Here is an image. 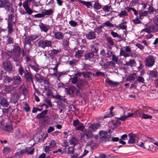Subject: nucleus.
<instances>
[{"mask_svg": "<svg viewBox=\"0 0 158 158\" xmlns=\"http://www.w3.org/2000/svg\"><path fill=\"white\" fill-rule=\"evenodd\" d=\"M21 50L19 46L15 47L13 51L10 52L11 55H8L9 56H11L14 61L18 62L16 63V66H19L18 68V71L19 75L22 76L23 73L25 72L23 68L20 63L22 61V57L20 56Z\"/></svg>", "mask_w": 158, "mask_h": 158, "instance_id": "1", "label": "nucleus"}, {"mask_svg": "<svg viewBox=\"0 0 158 158\" xmlns=\"http://www.w3.org/2000/svg\"><path fill=\"white\" fill-rule=\"evenodd\" d=\"M71 82L72 84H76L77 87L79 89H82L88 83L86 81L78 78V75L75 74L73 77L71 78Z\"/></svg>", "mask_w": 158, "mask_h": 158, "instance_id": "2", "label": "nucleus"}, {"mask_svg": "<svg viewBox=\"0 0 158 158\" xmlns=\"http://www.w3.org/2000/svg\"><path fill=\"white\" fill-rule=\"evenodd\" d=\"M52 40H48L46 39H41L38 43V46L39 47L44 48L46 47L52 46Z\"/></svg>", "mask_w": 158, "mask_h": 158, "instance_id": "3", "label": "nucleus"}, {"mask_svg": "<svg viewBox=\"0 0 158 158\" xmlns=\"http://www.w3.org/2000/svg\"><path fill=\"white\" fill-rule=\"evenodd\" d=\"M12 7L11 4L7 0H0V7H4L7 11H9Z\"/></svg>", "mask_w": 158, "mask_h": 158, "instance_id": "4", "label": "nucleus"}, {"mask_svg": "<svg viewBox=\"0 0 158 158\" xmlns=\"http://www.w3.org/2000/svg\"><path fill=\"white\" fill-rule=\"evenodd\" d=\"M73 125L75 127L76 130L83 131L85 126L83 123L80 122L78 120L73 121Z\"/></svg>", "mask_w": 158, "mask_h": 158, "instance_id": "5", "label": "nucleus"}, {"mask_svg": "<svg viewBox=\"0 0 158 158\" xmlns=\"http://www.w3.org/2000/svg\"><path fill=\"white\" fill-rule=\"evenodd\" d=\"M99 134L100 136V141L101 142H105L108 141L110 136L107 135V132L101 131L99 132Z\"/></svg>", "mask_w": 158, "mask_h": 158, "instance_id": "6", "label": "nucleus"}, {"mask_svg": "<svg viewBox=\"0 0 158 158\" xmlns=\"http://www.w3.org/2000/svg\"><path fill=\"white\" fill-rule=\"evenodd\" d=\"M34 152V149L33 148L32 146H31V147H26L25 149L17 152L16 153V155H19L26 152H28V154L32 155L33 154Z\"/></svg>", "mask_w": 158, "mask_h": 158, "instance_id": "7", "label": "nucleus"}, {"mask_svg": "<svg viewBox=\"0 0 158 158\" xmlns=\"http://www.w3.org/2000/svg\"><path fill=\"white\" fill-rule=\"evenodd\" d=\"M155 59L152 56L147 57L145 61L146 65L149 67H152L154 64Z\"/></svg>", "mask_w": 158, "mask_h": 158, "instance_id": "8", "label": "nucleus"}, {"mask_svg": "<svg viewBox=\"0 0 158 158\" xmlns=\"http://www.w3.org/2000/svg\"><path fill=\"white\" fill-rule=\"evenodd\" d=\"M3 65L4 69L8 72H11L12 70V66L9 60H6L3 62Z\"/></svg>", "mask_w": 158, "mask_h": 158, "instance_id": "9", "label": "nucleus"}, {"mask_svg": "<svg viewBox=\"0 0 158 158\" xmlns=\"http://www.w3.org/2000/svg\"><path fill=\"white\" fill-rule=\"evenodd\" d=\"M24 76L27 81H31L33 83V79L32 78V74L29 70H26L24 72Z\"/></svg>", "mask_w": 158, "mask_h": 158, "instance_id": "10", "label": "nucleus"}, {"mask_svg": "<svg viewBox=\"0 0 158 158\" xmlns=\"http://www.w3.org/2000/svg\"><path fill=\"white\" fill-rule=\"evenodd\" d=\"M85 36L89 40H94L96 38L97 35L95 31H91L86 33Z\"/></svg>", "mask_w": 158, "mask_h": 158, "instance_id": "11", "label": "nucleus"}, {"mask_svg": "<svg viewBox=\"0 0 158 158\" xmlns=\"http://www.w3.org/2000/svg\"><path fill=\"white\" fill-rule=\"evenodd\" d=\"M100 125L98 123H93L89 125L88 129L92 132H95L96 130L99 128Z\"/></svg>", "mask_w": 158, "mask_h": 158, "instance_id": "12", "label": "nucleus"}, {"mask_svg": "<svg viewBox=\"0 0 158 158\" xmlns=\"http://www.w3.org/2000/svg\"><path fill=\"white\" fill-rule=\"evenodd\" d=\"M94 55L93 52H88L85 54V60L93 61L94 60Z\"/></svg>", "mask_w": 158, "mask_h": 158, "instance_id": "13", "label": "nucleus"}, {"mask_svg": "<svg viewBox=\"0 0 158 158\" xmlns=\"http://www.w3.org/2000/svg\"><path fill=\"white\" fill-rule=\"evenodd\" d=\"M155 26L154 25H152L148 27L143 29L141 31V33H143L144 32L148 33H150L152 31H156L155 29Z\"/></svg>", "mask_w": 158, "mask_h": 158, "instance_id": "14", "label": "nucleus"}, {"mask_svg": "<svg viewBox=\"0 0 158 158\" xmlns=\"http://www.w3.org/2000/svg\"><path fill=\"white\" fill-rule=\"evenodd\" d=\"M128 136L129 139L128 142V144H132L135 142V138L136 137V135L134 134L131 133L129 134Z\"/></svg>", "mask_w": 158, "mask_h": 158, "instance_id": "15", "label": "nucleus"}, {"mask_svg": "<svg viewBox=\"0 0 158 158\" xmlns=\"http://www.w3.org/2000/svg\"><path fill=\"white\" fill-rule=\"evenodd\" d=\"M13 84L14 85H18L20 84L21 79L20 77L19 76H14L13 77Z\"/></svg>", "mask_w": 158, "mask_h": 158, "instance_id": "16", "label": "nucleus"}, {"mask_svg": "<svg viewBox=\"0 0 158 158\" xmlns=\"http://www.w3.org/2000/svg\"><path fill=\"white\" fill-rule=\"evenodd\" d=\"M65 89L68 94H72L76 91V88L74 86H72L68 88H65Z\"/></svg>", "mask_w": 158, "mask_h": 158, "instance_id": "17", "label": "nucleus"}, {"mask_svg": "<svg viewBox=\"0 0 158 158\" xmlns=\"http://www.w3.org/2000/svg\"><path fill=\"white\" fill-rule=\"evenodd\" d=\"M91 131L89 129L86 130L84 133V135L86 137V139H91L94 136V135Z\"/></svg>", "mask_w": 158, "mask_h": 158, "instance_id": "18", "label": "nucleus"}, {"mask_svg": "<svg viewBox=\"0 0 158 158\" xmlns=\"http://www.w3.org/2000/svg\"><path fill=\"white\" fill-rule=\"evenodd\" d=\"M63 33L60 31L55 32L54 33V37L57 39L60 40H62L64 37Z\"/></svg>", "mask_w": 158, "mask_h": 158, "instance_id": "19", "label": "nucleus"}, {"mask_svg": "<svg viewBox=\"0 0 158 158\" xmlns=\"http://www.w3.org/2000/svg\"><path fill=\"white\" fill-rule=\"evenodd\" d=\"M16 19L15 17L12 14H10L8 16V18L7 21V23H15Z\"/></svg>", "mask_w": 158, "mask_h": 158, "instance_id": "20", "label": "nucleus"}, {"mask_svg": "<svg viewBox=\"0 0 158 158\" xmlns=\"http://www.w3.org/2000/svg\"><path fill=\"white\" fill-rule=\"evenodd\" d=\"M0 103L3 107H7L9 105V103L5 98H0Z\"/></svg>", "mask_w": 158, "mask_h": 158, "instance_id": "21", "label": "nucleus"}, {"mask_svg": "<svg viewBox=\"0 0 158 158\" xmlns=\"http://www.w3.org/2000/svg\"><path fill=\"white\" fill-rule=\"evenodd\" d=\"M53 12V11L51 9H50L48 10L44 9L42 11V13H43L44 17L45 15H50Z\"/></svg>", "mask_w": 158, "mask_h": 158, "instance_id": "22", "label": "nucleus"}, {"mask_svg": "<svg viewBox=\"0 0 158 158\" xmlns=\"http://www.w3.org/2000/svg\"><path fill=\"white\" fill-rule=\"evenodd\" d=\"M78 2L85 5L87 8H89L90 7H92V5L90 2H85L81 0H78Z\"/></svg>", "mask_w": 158, "mask_h": 158, "instance_id": "23", "label": "nucleus"}, {"mask_svg": "<svg viewBox=\"0 0 158 158\" xmlns=\"http://www.w3.org/2000/svg\"><path fill=\"white\" fill-rule=\"evenodd\" d=\"M39 27L41 31H44L45 32H47L48 30V28L43 23H40L39 24Z\"/></svg>", "mask_w": 158, "mask_h": 158, "instance_id": "24", "label": "nucleus"}, {"mask_svg": "<svg viewBox=\"0 0 158 158\" xmlns=\"http://www.w3.org/2000/svg\"><path fill=\"white\" fill-rule=\"evenodd\" d=\"M106 81L109 85L112 86H117L119 84L118 82H114L108 79L106 80Z\"/></svg>", "mask_w": 158, "mask_h": 158, "instance_id": "25", "label": "nucleus"}, {"mask_svg": "<svg viewBox=\"0 0 158 158\" xmlns=\"http://www.w3.org/2000/svg\"><path fill=\"white\" fill-rule=\"evenodd\" d=\"M35 77L37 82L41 83L43 80V77L39 73H36Z\"/></svg>", "mask_w": 158, "mask_h": 158, "instance_id": "26", "label": "nucleus"}, {"mask_svg": "<svg viewBox=\"0 0 158 158\" xmlns=\"http://www.w3.org/2000/svg\"><path fill=\"white\" fill-rule=\"evenodd\" d=\"M119 56H123L125 57H127L130 56V54L127 53L125 51L123 50L122 48L120 50Z\"/></svg>", "mask_w": 158, "mask_h": 158, "instance_id": "27", "label": "nucleus"}, {"mask_svg": "<svg viewBox=\"0 0 158 158\" xmlns=\"http://www.w3.org/2000/svg\"><path fill=\"white\" fill-rule=\"evenodd\" d=\"M48 110H44L40 114H38L36 117L38 119H41L44 118L47 114Z\"/></svg>", "mask_w": 158, "mask_h": 158, "instance_id": "28", "label": "nucleus"}, {"mask_svg": "<svg viewBox=\"0 0 158 158\" xmlns=\"http://www.w3.org/2000/svg\"><path fill=\"white\" fill-rule=\"evenodd\" d=\"M13 78L10 77L8 76L5 77L4 79V82L6 83H10L12 82H13Z\"/></svg>", "mask_w": 158, "mask_h": 158, "instance_id": "29", "label": "nucleus"}, {"mask_svg": "<svg viewBox=\"0 0 158 158\" xmlns=\"http://www.w3.org/2000/svg\"><path fill=\"white\" fill-rule=\"evenodd\" d=\"M7 29L8 34L10 35L14 31V28L12 27V24L11 23H7Z\"/></svg>", "mask_w": 158, "mask_h": 158, "instance_id": "30", "label": "nucleus"}, {"mask_svg": "<svg viewBox=\"0 0 158 158\" xmlns=\"http://www.w3.org/2000/svg\"><path fill=\"white\" fill-rule=\"evenodd\" d=\"M112 60L113 61L115 62L118 65H119L121 64V60L118 59V57L116 56L115 55H113Z\"/></svg>", "mask_w": 158, "mask_h": 158, "instance_id": "31", "label": "nucleus"}, {"mask_svg": "<svg viewBox=\"0 0 158 158\" xmlns=\"http://www.w3.org/2000/svg\"><path fill=\"white\" fill-rule=\"evenodd\" d=\"M96 44L91 46L90 48L92 51V52L97 53L98 52V48L96 45Z\"/></svg>", "mask_w": 158, "mask_h": 158, "instance_id": "32", "label": "nucleus"}, {"mask_svg": "<svg viewBox=\"0 0 158 158\" xmlns=\"http://www.w3.org/2000/svg\"><path fill=\"white\" fill-rule=\"evenodd\" d=\"M83 52L82 50H78L75 52V56L77 58H79L83 54Z\"/></svg>", "mask_w": 158, "mask_h": 158, "instance_id": "33", "label": "nucleus"}, {"mask_svg": "<svg viewBox=\"0 0 158 158\" xmlns=\"http://www.w3.org/2000/svg\"><path fill=\"white\" fill-rule=\"evenodd\" d=\"M126 63L127 65L131 66H135L136 64V62L134 60H130L129 61L126 62Z\"/></svg>", "mask_w": 158, "mask_h": 158, "instance_id": "34", "label": "nucleus"}, {"mask_svg": "<svg viewBox=\"0 0 158 158\" xmlns=\"http://www.w3.org/2000/svg\"><path fill=\"white\" fill-rule=\"evenodd\" d=\"M135 111V115L134 116V117H142V118L143 114V113L139 111L138 110H136Z\"/></svg>", "mask_w": 158, "mask_h": 158, "instance_id": "35", "label": "nucleus"}, {"mask_svg": "<svg viewBox=\"0 0 158 158\" xmlns=\"http://www.w3.org/2000/svg\"><path fill=\"white\" fill-rule=\"evenodd\" d=\"M43 133L42 132H41L40 134H37V136H35L34 139H36L37 140V141H39L40 139H41L43 138Z\"/></svg>", "mask_w": 158, "mask_h": 158, "instance_id": "36", "label": "nucleus"}, {"mask_svg": "<svg viewBox=\"0 0 158 158\" xmlns=\"http://www.w3.org/2000/svg\"><path fill=\"white\" fill-rule=\"evenodd\" d=\"M106 40L107 43L110 45L113 46L114 44L112 38L110 37H106Z\"/></svg>", "mask_w": 158, "mask_h": 158, "instance_id": "37", "label": "nucleus"}, {"mask_svg": "<svg viewBox=\"0 0 158 158\" xmlns=\"http://www.w3.org/2000/svg\"><path fill=\"white\" fill-rule=\"evenodd\" d=\"M114 109V107L113 106H111L110 108V113L109 114H106L105 116V118H109L112 117L114 115V114L112 112V110Z\"/></svg>", "mask_w": 158, "mask_h": 158, "instance_id": "38", "label": "nucleus"}, {"mask_svg": "<svg viewBox=\"0 0 158 158\" xmlns=\"http://www.w3.org/2000/svg\"><path fill=\"white\" fill-rule=\"evenodd\" d=\"M150 143V142H149V141H148L147 140L145 141L144 142H143L144 147H143V148H145L146 149H149L150 147L149 145Z\"/></svg>", "mask_w": 158, "mask_h": 158, "instance_id": "39", "label": "nucleus"}, {"mask_svg": "<svg viewBox=\"0 0 158 158\" xmlns=\"http://www.w3.org/2000/svg\"><path fill=\"white\" fill-rule=\"evenodd\" d=\"M104 26H106L109 27H114V25L112 24L109 21H107L103 23Z\"/></svg>", "mask_w": 158, "mask_h": 158, "instance_id": "40", "label": "nucleus"}, {"mask_svg": "<svg viewBox=\"0 0 158 158\" xmlns=\"http://www.w3.org/2000/svg\"><path fill=\"white\" fill-rule=\"evenodd\" d=\"M136 77L135 74H132L127 78L126 81H134Z\"/></svg>", "mask_w": 158, "mask_h": 158, "instance_id": "41", "label": "nucleus"}, {"mask_svg": "<svg viewBox=\"0 0 158 158\" xmlns=\"http://www.w3.org/2000/svg\"><path fill=\"white\" fill-rule=\"evenodd\" d=\"M40 35H32L29 36L30 39L31 41H33L36 39L37 38L40 37Z\"/></svg>", "mask_w": 158, "mask_h": 158, "instance_id": "42", "label": "nucleus"}, {"mask_svg": "<svg viewBox=\"0 0 158 158\" xmlns=\"http://www.w3.org/2000/svg\"><path fill=\"white\" fill-rule=\"evenodd\" d=\"M6 37L7 38L6 42L8 44H12L13 43V39L8 34L7 35Z\"/></svg>", "mask_w": 158, "mask_h": 158, "instance_id": "43", "label": "nucleus"}, {"mask_svg": "<svg viewBox=\"0 0 158 158\" xmlns=\"http://www.w3.org/2000/svg\"><path fill=\"white\" fill-rule=\"evenodd\" d=\"M20 97V95L16 93H15L11 97V99L14 101H17Z\"/></svg>", "mask_w": 158, "mask_h": 158, "instance_id": "44", "label": "nucleus"}, {"mask_svg": "<svg viewBox=\"0 0 158 158\" xmlns=\"http://www.w3.org/2000/svg\"><path fill=\"white\" fill-rule=\"evenodd\" d=\"M61 51V50L60 48L57 50L53 49L51 51V53L52 54L56 55L59 53Z\"/></svg>", "mask_w": 158, "mask_h": 158, "instance_id": "45", "label": "nucleus"}, {"mask_svg": "<svg viewBox=\"0 0 158 158\" xmlns=\"http://www.w3.org/2000/svg\"><path fill=\"white\" fill-rule=\"evenodd\" d=\"M117 28L123 30H126L127 28V26L120 23L118 26H116Z\"/></svg>", "mask_w": 158, "mask_h": 158, "instance_id": "46", "label": "nucleus"}, {"mask_svg": "<svg viewBox=\"0 0 158 158\" xmlns=\"http://www.w3.org/2000/svg\"><path fill=\"white\" fill-rule=\"evenodd\" d=\"M77 139L74 137H72L71 139L69 140V142L71 144L73 145L74 146L76 145L77 142Z\"/></svg>", "mask_w": 158, "mask_h": 158, "instance_id": "47", "label": "nucleus"}, {"mask_svg": "<svg viewBox=\"0 0 158 158\" xmlns=\"http://www.w3.org/2000/svg\"><path fill=\"white\" fill-rule=\"evenodd\" d=\"M77 61L76 60H73L68 61L69 64L71 66L75 65L77 63Z\"/></svg>", "mask_w": 158, "mask_h": 158, "instance_id": "48", "label": "nucleus"}, {"mask_svg": "<svg viewBox=\"0 0 158 158\" xmlns=\"http://www.w3.org/2000/svg\"><path fill=\"white\" fill-rule=\"evenodd\" d=\"M149 74L151 77L155 78L157 75V73L155 71H151L149 73Z\"/></svg>", "mask_w": 158, "mask_h": 158, "instance_id": "49", "label": "nucleus"}, {"mask_svg": "<svg viewBox=\"0 0 158 158\" xmlns=\"http://www.w3.org/2000/svg\"><path fill=\"white\" fill-rule=\"evenodd\" d=\"M94 8L97 10H99L101 7V5L97 2H95L94 5Z\"/></svg>", "mask_w": 158, "mask_h": 158, "instance_id": "50", "label": "nucleus"}, {"mask_svg": "<svg viewBox=\"0 0 158 158\" xmlns=\"http://www.w3.org/2000/svg\"><path fill=\"white\" fill-rule=\"evenodd\" d=\"M127 13L125 10H123L118 14L120 17H122L124 16H127Z\"/></svg>", "mask_w": 158, "mask_h": 158, "instance_id": "51", "label": "nucleus"}, {"mask_svg": "<svg viewBox=\"0 0 158 158\" xmlns=\"http://www.w3.org/2000/svg\"><path fill=\"white\" fill-rule=\"evenodd\" d=\"M111 8V6H108V5H106L104 6L102 8V9L105 12H109L110 11V9Z\"/></svg>", "mask_w": 158, "mask_h": 158, "instance_id": "52", "label": "nucleus"}, {"mask_svg": "<svg viewBox=\"0 0 158 158\" xmlns=\"http://www.w3.org/2000/svg\"><path fill=\"white\" fill-rule=\"evenodd\" d=\"M56 144V142L53 140H52L49 143V146L52 148L55 147Z\"/></svg>", "mask_w": 158, "mask_h": 158, "instance_id": "53", "label": "nucleus"}, {"mask_svg": "<svg viewBox=\"0 0 158 158\" xmlns=\"http://www.w3.org/2000/svg\"><path fill=\"white\" fill-rule=\"evenodd\" d=\"M69 23L72 27H75L77 25V23L75 21L73 20H71L69 21Z\"/></svg>", "mask_w": 158, "mask_h": 158, "instance_id": "54", "label": "nucleus"}, {"mask_svg": "<svg viewBox=\"0 0 158 158\" xmlns=\"http://www.w3.org/2000/svg\"><path fill=\"white\" fill-rule=\"evenodd\" d=\"M13 129V128L11 125L6 126L5 128V131L9 132L11 131Z\"/></svg>", "mask_w": 158, "mask_h": 158, "instance_id": "55", "label": "nucleus"}, {"mask_svg": "<svg viewBox=\"0 0 158 158\" xmlns=\"http://www.w3.org/2000/svg\"><path fill=\"white\" fill-rule=\"evenodd\" d=\"M25 10L26 11V13L28 14V15H31V14L33 11L30 8V7H26V8H24Z\"/></svg>", "mask_w": 158, "mask_h": 158, "instance_id": "56", "label": "nucleus"}, {"mask_svg": "<svg viewBox=\"0 0 158 158\" xmlns=\"http://www.w3.org/2000/svg\"><path fill=\"white\" fill-rule=\"evenodd\" d=\"M137 81L139 82L144 83V79L141 76H139L137 77Z\"/></svg>", "mask_w": 158, "mask_h": 158, "instance_id": "57", "label": "nucleus"}, {"mask_svg": "<svg viewBox=\"0 0 158 158\" xmlns=\"http://www.w3.org/2000/svg\"><path fill=\"white\" fill-rule=\"evenodd\" d=\"M152 115H148L143 113V114L142 118L143 119H151L152 118Z\"/></svg>", "mask_w": 158, "mask_h": 158, "instance_id": "58", "label": "nucleus"}, {"mask_svg": "<svg viewBox=\"0 0 158 158\" xmlns=\"http://www.w3.org/2000/svg\"><path fill=\"white\" fill-rule=\"evenodd\" d=\"M148 13V11H144L143 12H141L140 14V17L141 19H142L141 17L145 16L147 15Z\"/></svg>", "mask_w": 158, "mask_h": 158, "instance_id": "59", "label": "nucleus"}, {"mask_svg": "<svg viewBox=\"0 0 158 158\" xmlns=\"http://www.w3.org/2000/svg\"><path fill=\"white\" fill-rule=\"evenodd\" d=\"M52 97L53 98H55L59 100H62L63 98V97L62 96L58 94L53 95Z\"/></svg>", "mask_w": 158, "mask_h": 158, "instance_id": "60", "label": "nucleus"}, {"mask_svg": "<svg viewBox=\"0 0 158 158\" xmlns=\"http://www.w3.org/2000/svg\"><path fill=\"white\" fill-rule=\"evenodd\" d=\"M31 41L30 39V37L29 36L28 38H26L25 39L24 43L25 45H26L27 44L30 45L31 44Z\"/></svg>", "mask_w": 158, "mask_h": 158, "instance_id": "61", "label": "nucleus"}, {"mask_svg": "<svg viewBox=\"0 0 158 158\" xmlns=\"http://www.w3.org/2000/svg\"><path fill=\"white\" fill-rule=\"evenodd\" d=\"M68 153L72 154L73 153L74 148L73 147H70L68 148Z\"/></svg>", "mask_w": 158, "mask_h": 158, "instance_id": "62", "label": "nucleus"}, {"mask_svg": "<svg viewBox=\"0 0 158 158\" xmlns=\"http://www.w3.org/2000/svg\"><path fill=\"white\" fill-rule=\"evenodd\" d=\"M111 34L114 38L117 37L119 38H121V36L119 35L117 33L113 31L111 32Z\"/></svg>", "mask_w": 158, "mask_h": 158, "instance_id": "63", "label": "nucleus"}, {"mask_svg": "<svg viewBox=\"0 0 158 158\" xmlns=\"http://www.w3.org/2000/svg\"><path fill=\"white\" fill-rule=\"evenodd\" d=\"M3 151L4 153H7L10 151V150L9 148L5 147L3 150Z\"/></svg>", "mask_w": 158, "mask_h": 158, "instance_id": "64", "label": "nucleus"}]
</instances>
